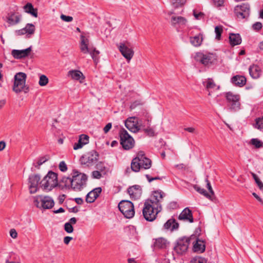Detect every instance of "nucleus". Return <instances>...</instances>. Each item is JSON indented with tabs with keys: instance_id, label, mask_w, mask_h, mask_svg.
<instances>
[{
	"instance_id": "f257e3e1",
	"label": "nucleus",
	"mask_w": 263,
	"mask_h": 263,
	"mask_svg": "<svg viewBox=\"0 0 263 263\" xmlns=\"http://www.w3.org/2000/svg\"><path fill=\"white\" fill-rule=\"evenodd\" d=\"M152 166L151 160L146 157L144 152H139L136 157L131 162V170L135 172H138L141 170L149 169Z\"/></svg>"
},
{
	"instance_id": "f03ea898",
	"label": "nucleus",
	"mask_w": 263,
	"mask_h": 263,
	"mask_svg": "<svg viewBox=\"0 0 263 263\" xmlns=\"http://www.w3.org/2000/svg\"><path fill=\"white\" fill-rule=\"evenodd\" d=\"M27 76L24 72H18L14 76V81L12 89L16 93L24 92L27 93L29 91V87L26 85Z\"/></svg>"
},
{
	"instance_id": "7ed1b4c3",
	"label": "nucleus",
	"mask_w": 263,
	"mask_h": 263,
	"mask_svg": "<svg viewBox=\"0 0 263 263\" xmlns=\"http://www.w3.org/2000/svg\"><path fill=\"white\" fill-rule=\"evenodd\" d=\"M41 187L46 192L51 191L58 185V174L49 171L40 182Z\"/></svg>"
},
{
	"instance_id": "20e7f679",
	"label": "nucleus",
	"mask_w": 263,
	"mask_h": 263,
	"mask_svg": "<svg viewBox=\"0 0 263 263\" xmlns=\"http://www.w3.org/2000/svg\"><path fill=\"white\" fill-rule=\"evenodd\" d=\"M194 58L196 62L207 67L214 65L217 61L216 54L211 52H197Z\"/></svg>"
},
{
	"instance_id": "39448f33",
	"label": "nucleus",
	"mask_w": 263,
	"mask_h": 263,
	"mask_svg": "<svg viewBox=\"0 0 263 263\" xmlns=\"http://www.w3.org/2000/svg\"><path fill=\"white\" fill-rule=\"evenodd\" d=\"M81 38V44H80V49L81 51L84 53H89L91 55L95 63H97L99 61V54L100 52L96 50V48H88L89 40L84 35L82 34L80 36Z\"/></svg>"
},
{
	"instance_id": "423d86ee",
	"label": "nucleus",
	"mask_w": 263,
	"mask_h": 263,
	"mask_svg": "<svg viewBox=\"0 0 263 263\" xmlns=\"http://www.w3.org/2000/svg\"><path fill=\"white\" fill-rule=\"evenodd\" d=\"M151 201H146L143 209V215L148 221H153L156 218V216L161 211L158 210L155 205L152 204Z\"/></svg>"
},
{
	"instance_id": "0eeeda50",
	"label": "nucleus",
	"mask_w": 263,
	"mask_h": 263,
	"mask_svg": "<svg viewBox=\"0 0 263 263\" xmlns=\"http://www.w3.org/2000/svg\"><path fill=\"white\" fill-rule=\"evenodd\" d=\"M119 135L120 144L124 149L129 150L134 147L135 140L125 129H120Z\"/></svg>"
},
{
	"instance_id": "6e6552de",
	"label": "nucleus",
	"mask_w": 263,
	"mask_h": 263,
	"mask_svg": "<svg viewBox=\"0 0 263 263\" xmlns=\"http://www.w3.org/2000/svg\"><path fill=\"white\" fill-rule=\"evenodd\" d=\"M73 183V190L81 191L85 185L87 179V176L84 174L79 173L78 171L73 170L71 174Z\"/></svg>"
},
{
	"instance_id": "1a4fd4ad",
	"label": "nucleus",
	"mask_w": 263,
	"mask_h": 263,
	"mask_svg": "<svg viewBox=\"0 0 263 263\" xmlns=\"http://www.w3.org/2000/svg\"><path fill=\"white\" fill-rule=\"evenodd\" d=\"M196 238V236L192 235L190 237H183L178 240L174 247L175 251L178 254H183L187 250L190 242Z\"/></svg>"
},
{
	"instance_id": "9d476101",
	"label": "nucleus",
	"mask_w": 263,
	"mask_h": 263,
	"mask_svg": "<svg viewBox=\"0 0 263 263\" xmlns=\"http://www.w3.org/2000/svg\"><path fill=\"white\" fill-rule=\"evenodd\" d=\"M120 212L127 218H132L135 214L133 203L128 200H122L118 204Z\"/></svg>"
},
{
	"instance_id": "9b49d317",
	"label": "nucleus",
	"mask_w": 263,
	"mask_h": 263,
	"mask_svg": "<svg viewBox=\"0 0 263 263\" xmlns=\"http://www.w3.org/2000/svg\"><path fill=\"white\" fill-rule=\"evenodd\" d=\"M225 97L229 103L228 106L231 111H236L240 108L239 95L234 94L232 92H228L225 94Z\"/></svg>"
},
{
	"instance_id": "f8f14e48",
	"label": "nucleus",
	"mask_w": 263,
	"mask_h": 263,
	"mask_svg": "<svg viewBox=\"0 0 263 263\" xmlns=\"http://www.w3.org/2000/svg\"><path fill=\"white\" fill-rule=\"evenodd\" d=\"M118 49L122 55L129 62L133 58L134 51L128 42L120 43L118 45Z\"/></svg>"
},
{
	"instance_id": "ddd939ff",
	"label": "nucleus",
	"mask_w": 263,
	"mask_h": 263,
	"mask_svg": "<svg viewBox=\"0 0 263 263\" xmlns=\"http://www.w3.org/2000/svg\"><path fill=\"white\" fill-rule=\"evenodd\" d=\"M250 7L248 3H243L238 5L234 9V12L238 18L243 19L248 18L250 15Z\"/></svg>"
},
{
	"instance_id": "4468645a",
	"label": "nucleus",
	"mask_w": 263,
	"mask_h": 263,
	"mask_svg": "<svg viewBox=\"0 0 263 263\" xmlns=\"http://www.w3.org/2000/svg\"><path fill=\"white\" fill-rule=\"evenodd\" d=\"M165 196V194L162 191H156L153 192L151 198L146 201H151L152 202V204L155 205L158 210L161 211V202Z\"/></svg>"
},
{
	"instance_id": "2eb2a0df",
	"label": "nucleus",
	"mask_w": 263,
	"mask_h": 263,
	"mask_svg": "<svg viewBox=\"0 0 263 263\" xmlns=\"http://www.w3.org/2000/svg\"><path fill=\"white\" fill-rule=\"evenodd\" d=\"M40 198V201L38 199L34 200L35 204L37 208L44 209H50L54 206V202L51 197L46 196L44 197L41 196Z\"/></svg>"
},
{
	"instance_id": "dca6fc26",
	"label": "nucleus",
	"mask_w": 263,
	"mask_h": 263,
	"mask_svg": "<svg viewBox=\"0 0 263 263\" xmlns=\"http://www.w3.org/2000/svg\"><path fill=\"white\" fill-rule=\"evenodd\" d=\"M22 20V15L18 12H10L8 13L5 21L9 26H14L20 23Z\"/></svg>"
},
{
	"instance_id": "f3484780",
	"label": "nucleus",
	"mask_w": 263,
	"mask_h": 263,
	"mask_svg": "<svg viewBox=\"0 0 263 263\" xmlns=\"http://www.w3.org/2000/svg\"><path fill=\"white\" fill-rule=\"evenodd\" d=\"M138 124V119L135 117H129L125 122L126 127L133 133H137L139 131L140 127Z\"/></svg>"
},
{
	"instance_id": "a211bd4d",
	"label": "nucleus",
	"mask_w": 263,
	"mask_h": 263,
	"mask_svg": "<svg viewBox=\"0 0 263 263\" xmlns=\"http://www.w3.org/2000/svg\"><path fill=\"white\" fill-rule=\"evenodd\" d=\"M40 179V176L37 174H33L29 176V190L31 194H34L37 191L38 185Z\"/></svg>"
},
{
	"instance_id": "6ab92c4d",
	"label": "nucleus",
	"mask_w": 263,
	"mask_h": 263,
	"mask_svg": "<svg viewBox=\"0 0 263 263\" xmlns=\"http://www.w3.org/2000/svg\"><path fill=\"white\" fill-rule=\"evenodd\" d=\"M98 158L99 154L95 151H91L82 157L84 163L88 165L96 163Z\"/></svg>"
},
{
	"instance_id": "aec40b11",
	"label": "nucleus",
	"mask_w": 263,
	"mask_h": 263,
	"mask_svg": "<svg viewBox=\"0 0 263 263\" xmlns=\"http://www.w3.org/2000/svg\"><path fill=\"white\" fill-rule=\"evenodd\" d=\"M31 51L32 46H31L23 50L13 49L11 51V54L14 59H21L28 57Z\"/></svg>"
},
{
	"instance_id": "412c9836",
	"label": "nucleus",
	"mask_w": 263,
	"mask_h": 263,
	"mask_svg": "<svg viewBox=\"0 0 263 263\" xmlns=\"http://www.w3.org/2000/svg\"><path fill=\"white\" fill-rule=\"evenodd\" d=\"M58 186L61 190H73L72 179L71 177L64 176L58 183Z\"/></svg>"
},
{
	"instance_id": "4be33fe9",
	"label": "nucleus",
	"mask_w": 263,
	"mask_h": 263,
	"mask_svg": "<svg viewBox=\"0 0 263 263\" xmlns=\"http://www.w3.org/2000/svg\"><path fill=\"white\" fill-rule=\"evenodd\" d=\"M127 192L132 199H137L141 196V187L139 185H135L129 187L127 190Z\"/></svg>"
},
{
	"instance_id": "5701e85b",
	"label": "nucleus",
	"mask_w": 263,
	"mask_h": 263,
	"mask_svg": "<svg viewBox=\"0 0 263 263\" xmlns=\"http://www.w3.org/2000/svg\"><path fill=\"white\" fill-rule=\"evenodd\" d=\"M102 192V189L100 187H96L89 192L86 195V201L87 203H92L99 197Z\"/></svg>"
},
{
	"instance_id": "b1692460",
	"label": "nucleus",
	"mask_w": 263,
	"mask_h": 263,
	"mask_svg": "<svg viewBox=\"0 0 263 263\" xmlns=\"http://www.w3.org/2000/svg\"><path fill=\"white\" fill-rule=\"evenodd\" d=\"M178 219L180 220L188 221L190 223L194 222L192 212L188 208H185L180 214Z\"/></svg>"
},
{
	"instance_id": "393cba45",
	"label": "nucleus",
	"mask_w": 263,
	"mask_h": 263,
	"mask_svg": "<svg viewBox=\"0 0 263 263\" xmlns=\"http://www.w3.org/2000/svg\"><path fill=\"white\" fill-rule=\"evenodd\" d=\"M89 137L88 136L84 134L81 135L79 137L78 142L73 145V149L77 150L81 148L84 145L88 143Z\"/></svg>"
},
{
	"instance_id": "a878e982",
	"label": "nucleus",
	"mask_w": 263,
	"mask_h": 263,
	"mask_svg": "<svg viewBox=\"0 0 263 263\" xmlns=\"http://www.w3.org/2000/svg\"><path fill=\"white\" fill-rule=\"evenodd\" d=\"M193 250L195 252L203 253L205 251V242L198 238L196 239L195 242H193Z\"/></svg>"
},
{
	"instance_id": "bb28decb",
	"label": "nucleus",
	"mask_w": 263,
	"mask_h": 263,
	"mask_svg": "<svg viewBox=\"0 0 263 263\" xmlns=\"http://www.w3.org/2000/svg\"><path fill=\"white\" fill-rule=\"evenodd\" d=\"M250 76L253 79H258L261 74V68L257 65H251L249 68Z\"/></svg>"
},
{
	"instance_id": "cd10ccee",
	"label": "nucleus",
	"mask_w": 263,
	"mask_h": 263,
	"mask_svg": "<svg viewBox=\"0 0 263 263\" xmlns=\"http://www.w3.org/2000/svg\"><path fill=\"white\" fill-rule=\"evenodd\" d=\"M231 81L235 86L242 87L246 84L247 79L244 76L236 75L231 78Z\"/></svg>"
},
{
	"instance_id": "c85d7f7f",
	"label": "nucleus",
	"mask_w": 263,
	"mask_h": 263,
	"mask_svg": "<svg viewBox=\"0 0 263 263\" xmlns=\"http://www.w3.org/2000/svg\"><path fill=\"white\" fill-rule=\"evenodd\" d=\"M163 227L165 230L173 231L178 229L179 223L174 218H171L164 224Z\"/></svg>"
},
{
	"instance_id": "c756f323",
	"label": "nucleus",
	"mask_w": 263,
	"mask_h": 263,
	"mask_svg": "<svg viewBox=\"0 0 263 263\" xmlns=\"http://www.w3.org/2000/svg\"><path fill=\"white\" fill-rule=\"evenodd\" d=\"M68 76L70 77L73 80L79 81L80 83H82L85 78L82 72L77 70H70L68 72Z\"/></svg>"
},
{
	"instance_id": "7c9ffc66",
	"label": "nucleus",
	"mask_w": 263,
	"mask_h": 263,
	"mask_svg": "<svg viewBox=\"0 0 263 263\" xmlns=\"http://www.w3.org/2000/svg\"><path fill=\"white\" fill-rule=\"evenodd\" d=\"M229 39L230 44L232 46L239 45L241 43V37L238 33H230Z\"/></svg>"
},
{
	"instance_id": "2f4dec72",
	"label": "nucleus",
	"mask_w": 263,
	"mask_h": 263,
	"mask_svg": "<svg viewBox=\"0 0 263 263\" xmlns=\"http://www.w3.org/2000/svg\"><path fill=\"white\" fill-rule=\"evenodd\" d=\"M24 11L29 13L35 17H37V9L34 8L32 4L30 3H27L24 7Z\"/></svg>"
},
{
	"instance_id": "473e14b6",
	"label": "nucleus",
	"mask_w": 263,
	"mask_h": 263,
	"mask_svg": "<svg viewBox=\"0 0 263 263\" xmlns=\"http://www.w3.org/2000/svg\"><path fill=\"white\" fill-rule=\"evenodd\" d=\"M186 23V20L182 16H173L171 18V24L173 26L185 25Z\"/></svg>"
},
{
	"instance_id": "72a5a7b5",
	"label": "nucleus",
	"mask_w": 263,
	"mask_h": 263,
	"mask_svg": "<svg viewBox=\"0 0 263 263\" xmlns=\"http://www.w3.org/2000/svg\"><path fill=\"white\" fill-rule=\"evenodd\" d=\"M190 42L195 47H199L201 45L203 37L202 35L199 34L194 37H190Z\"/></svg>"
},
{
	"instance_id": "f704fd0d",
	"label": "nucleus",
	"mask_w": 263,
	"mask_h": 263,
	"mask_svg": "<svg viewBox=\"0 0 263 263\" xmlns=\"http://www.w3.org/2000/svg\"><path fill=\"white\" fill-rule=\"evenodd\" d=\"M24 29L25 31V33H26L27 37L29 38L34 33L35 27L33 24L28 23L26 25Z\"/></svg>"
},
{
	"instance_id": "c9c22d12",
	"label": "nucleus",
	"mask_w": 263,
	"mask_h": 263,
	"mask_svg": "<svg viewBox=\"0 0 263 263\" xmlns=\"http://www.w3.org/2000/svg\"><path fill=\"white\" fill-rule=\"evenodd\" d=\"M154 245L155 248H164L166 247L167 240L163 238H159L155 240Z\"/></svg>"
},
{
	"instance_id": "e433bc0d",
	"label": "nucleus",
	"mask_w": 263,
	"mask_h": 263,
	"mask_svg": "<svg viewBox=\"0 0 263 263\" xmlns=\"http://www.w3.org/2000/svg\"><path fill=\"white\" fill-rule=\"evenodd\" d=\"M203 84L208 90L214 89L216 86V85L213 80L211 78L205 80L203 82Z\"/></svg>"
},
{
	"instance_id": "4c0bfd02",
	"label": "nucleus",
	"mask_w": 263,
	"mask_h": 263,
	"mask_svg": "<svg viewBox=\"0 0 263 263\" xmlns=\"http://www.w3.org/2000/svg\"><path fill=\"white\" fill-rule=\"evenodd\" d=\"M194 189L200 194L204 196L208 199L212 200V196L209 194L204 189L201 188L197 185L194 186Z\"/></svg>"
},
{
	"instance_id": "58836bf2",
	"label": "nucleus",
	"mask_w": 263,
	"mask_h": 263,
	"mask_svg": "<svg viewBox=\"0 0 263 263\" xmlns=\"http://www.w3.org/2000/svg\"><path fill=\"white\" fill-rule=\"evenodd\" d=\"M49 82V79L44 74H42L40 77L39 84L41 86H46Z\"/></svg>"
},
{
	"instance_id": "ea45409f",
	"label": "nucleus",
	"mask_w": 263,
	"mask_h": 263,
	"mask_svg": "<svg viewBox=\"0 0 263 263\" xmlns=\"http://www.w3.org/2000/svg\"><path fill=\"white\" fill-rule=\"evenodd\" d=\"M223 32V27L222 26H217L215 28V32L216 33L215 39L220 40L221 39V33Z\"/></svg>"
},
{
	"instance_id": "a19ab883",
	"label": "nucleus",
	"mask_w": 263,
	"mask_h": 263,
	"mask_svg": "<svg viewBox=\"0 0 263 263\" xmlns=\"http://www.w3.org/2000/svg\"><path fill=\"white\" fill-rule=\"evenodd\" d=\"M50 159L49 155H45L44 156L41 157L39 159V160L37 162V165H35V167L37 168H40V166L43 164L44 163L48 161Z\"/></svg>"
},
{
	"instance_id": "79ce46f5",
	"label": "nucleus",
	"mask_w": 263,
	"mask_h": 263,
	"mask_svg": "<svg viewBox=\"0 0 263 263\" xmlns=\"http://www.w3.org/2000/svg\"><path fill=\"white\" fill-rule=\"evenodd\" d=\"M255 127L259 129H263V117L256 119Z\"/></svg>"
},
{
	"instance_id": "37998d69",
	"label": "nucleus",
	"mask_w": 263,
	"mask_h": 263,
	"mask_svg": "<svg viewBox=\"0 0 263 263\" xmlns=\"http://www.w3.org/2000/svg\"><path fill=\"white\" fill-rule=\"evenodd\" d=\"M190 263H206V261L204 258L196 256L191 260Z\"/></svg>"
},
{
	"instance_id": "c03bdc74",
	"label": "nucleus",
	"mask_w": 263,
	"mask_h": 263,
	"mask_svg": "<svg viewBox=\"0 0 263 263\" xmlns=\"http://www.w3.org/2000/svg\"><path fill=\"white\" fill-rule=\"evenodd\" d=\"M251 143L252 145H254L256 148H260L263 146L262 142L258 139H252L251 140Z\"/></svg>"
},
{
	"instance_id": "a18cd8bd",
	"label": "nucleus",
	"mask_w": 263,
	"mask_h": 263,
	"mask_svg": "<svg viewBox=\"0 0 263 263\" xmlns=\"http://www.w3.org/2000/svg\"><path fill=\"white\" fill-rule=\"evenodd\" d=\"M205 182L206 183V187L208 188V189L210 192V193H209V194L212 196V200H213V197L214 196L215 194H214V191L212 189L211 183H210L209 180H208V177L205 179Z\"/></svg>"
},
{
	"instance_id": "49530a36",
	"label": "nucleus",
	"mask_w": 263,
	"mask_h": 263,
	"mask_svg": "<svg viewBox=\"0 0 263 263\" xmlns=\"http://www.w3.org/2000/svg\"><path fill=\"white\" fill-rule=\"evenodd\" d=\"M64 230L65 231L68 233H71L73 231V228L72 226L70 223L66 222L64 224Z\"/></svg>"
},
{
	"instance_id": "de8ad7c7",
	"label": "nucleus",
	"mask_w": 263,
	"mask_h": 263,
	"mask_svg": "<svg viewBox=\"0 0 263 263\" xmlns=\"http://www.w3.org/2000/svg\"><path fill=\"white\" fill-rule=\"evenodd\" d=\"M252 175L253 176V178L254 179L256 183L257 184L258 186L260 189H263V183L260 180V179L258 178V177L257 176L256 174L254 173H252Z\"/></svg>"
},
{
	"instance_id": "09e8293b",
	"label": "nucleus",
	"mask_w": 263,
	"mask_h": 263,
	"mask_svg": "<svg viewBox=\"0 0 263 263\" xmlns=\"http://www.w3.org/2000/svg\"><path fill=\"white\" fill-rule=\"evenodd\" d=\"M262 27V25L260 22H256L252 25V28L256 31H259Z\"/></svg>"
},
{
	"instance_id": "8fccbe9b",
	"label": "nucleus",
	"mask_w": 263,
	"mask_h": 263,
	"mask_svg": "<svg viewBox=\"0 0 263 263\" xmlns=\"http://www.w3.org/2000/svg\"><path fill=\"white\" fill-rule=\"evenodd\" d=\"M59 169L61 171L64 172L67 170V165L64 161H61L59 164Z\"/></svg>"
},
{
	"instance_id": "3c124183",
	"label": "nucleus",
	"mask_w": 263,
	"mask_h": 263,
	"mask_svg": "<svg viewBox=\"0 0 263 263\" xmlns=\"http://www.w3.org/2000/svg\"><path fill=\"white\" fill-rule=\"evenodd\" d=\"M61 18L66 22H70L73 20V17L70 16H66L64 14H62L60 16Z\"/></svg>"
},
{
	"instance_id": "603ef678",
	"label": "nucleus",
	"mask_w": 263,
	"mask_h": 263,
	"mask_svg": "<svg viewBox=\"0 0 263 263\" xmlns=\"http://www.w3.org/2000/svg\"><path fill=\"white\" fill-rule=\"evenodd\" d=\"M92 176L93 178L100 179L102 177V174L99 171H95L92 173Z\"/></svg>"
},
{
	"instance_id": "864d4df0",
	"label": "nucleus",
	"mask_w": 263,
	"mask_h": 263,
	"mask_svg": "<svg viewBox=\"0 0 263 263\" xmlns=\"http://www.w3.org/2000/svg\"><path fill=\"white\" fill-rule=\"evenodd\" d=\"M144 131L149 136H154L155 133L154 130L151 128H147L144 129Z\"/></svg>"
},
{
	"instance_id": "5fc2aeb1",
	"label": "nucleus",
	"mask_w": 263,
	"mask_h": 263,
	"mask_svg": "<svg viewBox=\"0 0 263 263\" xmlns=\"http://www.w3.org/2000/svg\"><path fill=\"white\" fill-rule=\"evenodd\" d=\"M175 1L173 3L176 7H178L179 6H181L183 5L185 3L186 0H175Z\"/></svg>"
},
{
	"instance_id": "6e6d98bb",
	"label": "nucleus",
	"mask_w": 263,
	"mask_h": 263,
	"mask_svg": "<svg viewBox=\"0 0 263 263\" xmlns=\"http://www.w3.org/2000/svg\"><path fill=\"white\" fill-rule=\"evenodd\" d=\"M145 177L146 178L149 182H151L153 180L161 179V178L159 177H152L148 174H146Z\"/></svg>"
},
{
	"instance_id": "4d7b16f0",
	"label": "nucleus",
	"mask_w": 263,
	"mask_h": 263,
	"mask_svg": "<svg viewBox=\"0 0 263 263\" xmlns=\"http://www.w3.org/2000/svg\"><path fill=\"white\" fill-rule=\"evenodd\" d=\"M214 5L217 7H221L224 3V0H213Z\"/></svg>"
},
{
	"instance_id": "13d9d810",
	"label": "nucleus",
	"mask_w": 263,
	"mask_h": 263,
	"mask_svg": "<svg viewBox=\"0 0 263 263\" xmlns=\"http://www.w3.org/2000/svg\"><path fill=\"white\" fill-rule=\"evenodd\" d=\"M10 235L12 238L15 239L17 237V233L14 229H12L10 231Z\"/></svg>"
},
{
	"instance_id": "bf43d9fd",
	"label": "nucleus",
	"mask_w": 263,
	"mask_h": 263,
	"mask_svg": "<svg viewBox=\"0 0 263 263\" xmlns=\"http://www.w3.org/2000/svg\"><path fill=\"white\" fill-rule=\"evenodd\" d=\"M15 34L17 36H20V35H22L26 34V33H25V31L24 28L21 29L15 30Z\"/></svg>"
},
{
	"instance_id": "052dcab7",
	"label": "nucleus",
	"mask_w": 263,
	"mask_h": 263,
	"mask_svg": "<svg viewBox=\"0 0 263 263\" xmlns=\"http://www.w3.org/2000/svg\"><path fill=\"white\" fill-rule=\"evenodd\" d=\"M112 124L111 123H107L106 126L104 127L103 130L105 133H107L111 129Z\"/></svg>"
},
{
	"instance_id": "680f3d73",
	"label": "nucleus",
	"mask_w": 263,
	"mask_h": 263,
	"mask_svg": "<svg viewBox=\"0 0 263 263\" xmlns=\"http://www.w3.org/2000/svg\"><path fill=\"white\" fill-rule=\"evenodd\" d=\"M193 15L196 19L198 20L203 16V13L202 12L196 13L195 11H194Z\"/></svg>"
},
{
	"instance_id": "e2e57ef3",
	"label": "nucleus",
	"mask_w": 263,
	"mask_h": 263,
	"mask_svg": "<svg viewBox=\"0 0 263 263\" xmlns=\"http://www.w3.org/2000/svg\"><path fill=\"white\" fill-rule=\"evenodd\" d=\"M72 239V237L70 236H66L64 238V242L66 245H68L69 242Z\"/></svg>"
},
{
	"instance_id": "0e129e2a",
	"label": "nucleus",
	"mask_w": 263,
	"mask_h": 263,
	"mask_svg": "<svg viewBox=\"0 0 263 263\" xmlns=\"http://www.w3.org/2000/svg\"><path fill=\"white\" fill-rule=\"evenodd\" d=\"M184 130L191 133H195L196 132V129L192 127L185 128Z\"/></svg>"
},
{
	"instance_id": "69168bd1",
	"label": "nucleus",
	"mask_w": 263,
	"mask_h": 263,
	"mask_svg": "<svg viewBox=\"0 0 263 263\" xmlns=\"http://www.w3.org/2000/svg\"><path fill=\"white\" fill-rule=\"evenodd\" d=\"M175 167L179 170H185V166L183 163L176 165Z\"/></svg>"
},
{
	"instance_id": "338daca9",
	"label": "nucleus",
	"mask_w": 263,
	"mask_h": 263,
	"mask_svg": "<svg viewBox=\"0 0 263 263\" xmlns=\"http://www.w3.org/2000/svg\"><path fill=\"white\" fill-rule=\"evenodd\" d=\"M6 147V143L3 141H0V151H2L5 149Z\"/></svg>"
},
{
	"instance_id": "774afa93",
	"label": "nucleus",
	"mask_w": 263,
	"mask_h": 263,
	"mask_svg": "<svg viewBox=\"0 0 263 263\" xmlns=\"http://www.w3.org/2000/svg\"><path fill=\"white\" fill-rule=\"evenodd\" d=\"M74 200L78 204H82L83 203V200L81 198H76Z\"/></svg>"
}]
</instances>
